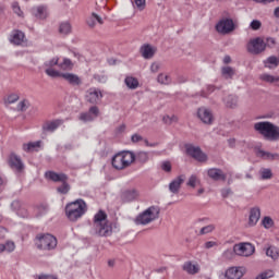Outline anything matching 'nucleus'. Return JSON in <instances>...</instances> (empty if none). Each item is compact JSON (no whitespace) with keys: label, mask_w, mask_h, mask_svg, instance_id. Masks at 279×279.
Listing matches in <instances>:
<instances>
[{"label":"nucleus","mask_w":279,"mask_h":279,"mask_svg":"<svg viewBox=\"0 0 279 279\" xmlns=\"http://www.w3.org/2000/svg\"><path fill=\"white\" fill-rule=\"evenodd\" d=\"M255 132H258L265 141H279V126L269 121L257 122L254 124Z\"/></svg>","instance_id":"nucleus-1"},{"label":"nucleus","mask_w":279,"mask_h":279,"mask_svg":"<svg viewBox=\"0 0 279 279\" xmlns=\"http://www.w3.org/2000/svg\"><path fill=\"white\" fill-rule=\"evenodd\" d=\"M255 132H258L265 141H279V126L269 121L257 122L254 124Z\"/></svg>","instance_id":"nucleus-2"},{"label":"nucleus","mask_w":279,"mask_h":279,"mask_svg":"<svg viewBox=\"0 0 279 279\" xmlns=\"http://www.w3.org/2000/svg\"><path fill=\"white\" fill-rule=\"evenodd\" d=\"M86 210H88L86 202L82 198L65 205V216L70 221H77V219H82V217L86 215Z\"/></svg>","instance_id":"nucleus-3"},{"label":"nucleus","mask_w":279,"mask_h":279,"mask_svg":"<svg viewBox=\"0 0 279 279\" xmlns=\"http://www.w3.org/2000/svg\"><path fill=\"white\" fill-rule=\"evenodd\" d=\"M46 180H50V182H61V184L57 187V193L60 195H69L71 191V184H69V175L63 172L56 171H46L45 172Z\"/></svg>","instance_id":"nucleus-4"},{"label":"nucleus","mask_w":279,"mask_h":279,"mask_svg":"<svg viewBox=\"0 0 279 279\" xmlns=\"http://www.w3.org/2000/svg\"><path fill=\"white\" fill-rule=\"evenodd\" d=\"M134 160H136V155L130 150H126L114 155L111 165L113 169L123 171V169H128V167H130Z\"/></svg>","instance_id":"nucleus-5"},{"label":"nucleus","mask_w":279,"mask_h":279,"mask_svg":"<svg viewBox=\"0 0 279 279\" xmlns=\"http://www.w3.org/2000/svg\"><path fill=\"white\" fill-rule=\"evenodd\" d=\"M35 245L37 250L43 252H51L58 247V239L51 233H38L35 238Z\"/></svg>","instance_id":"nucleus-6"},{"label":"nucleus","mask_w":279,"mask_h":279,"mask_svg":"<svg viewBox=\"0 0 279 279\" xmlns=\"http://www.w3.org/2000/svg\"><path fill=\"white\" fill-rule=\"evenodd\" d=\"M159 213L160 210L158 209V207L150 206L136 217L135 223L137 226H147V223H151V221L158 219Z\"/></svg>","instance_id":"nucleus-7"},{"label":"nucleus","mask_w":279,"mask_h":279,"mask_svg":"<svg viewBox=\"0 0 279 279\" xmlns=\"http://www.w3.org/2000/svg\"><path fill=\"white\" fill-rule=\"evenodd\" d=\"M223 16L217 24H216V32L218 34H231V32H234L236 29V26L234 25V21L230 17V13L228 11L223 12Z\"/></svg>","instance_id":"nucleus-8"},{"label":"nucleus","mask_w":279,"mask_h":279,"mask_svg":"<svg viewBox=\"0 0 279 279\" xmlns=\"http://www.w3.org/2000/svg\"><path fill=\"white\" fill-rule=\"evenodd\" d=\"M233 252L235 256H244L247 258L256 252V247L250 242H241L233 245Z\"/></svg>","instance_id":"nucleus-9"},{"label":"nucleus","mask_w":279,"mask_h":279,"mask_svg":"<svg viewBox=\"0 0 279 279\" xmlns=\"http://www.w3.org/2000/svg\"><path fill=\"white\" fill-rule=\"evenodd\" d=\"M265 49H267V44H265V40H263V38L260 37L251 39L246 45V50L253 56H258L259 53H263Z\"/></svg>","instance_id":"nucleus-10"},{"label":"nucleus","mask_w":279,"mask_h":279,"mask_svg":"<svg viewBox=\"0 0 279 279\" xmlns=\"http://www.w3.org/2000/svg\"><path fill=\"white\" fill-rule=\"evenodd\" d=\"M100 111L99 107L92 106L88 111L81 112L78 116V121H82L83 123H93L97 117H99Z\"/></svg>","instance_id":"nucleus-11"},{"label":"nucleus","mask_w":279,"mask_h":279,"mask_svg":"<svg viewBox=\"0 0 279 279\" xmlns=\"http://www.w3.org/2000/svg\"><path fill=\"white\" fill-rule=\"evenodd\" d=\"M186 154L198 162H206V160H208V156L202 151V148L195 147L193 145L186 146Z\"/></svg>","instance_id":"nucleus-12"},{"label":"nucleus","mask_w":279,"mask_h":279,"mask_svg":"<svg viewBox=\"0 0 279 279\" xmlns=\"http://www.w3.org/2000/svg\"><path fill=\"white\" fill-rule=\"evenodd\" d=\"M94 228V234L97 236H112V225L110 222H102L96 225Z\"/></svg>","instance_id":"nucleus-13"},{"label":"nucleus","mask_w":279,"mask_h":279,"mask_svg":"<svg viewBox=\"0 0 279 279\" xmlns=\"http://www.w3.org/2000/svg\"><path fill=\"white\" fill-rule=\"evenodd\" d=\"M101 99H104V94H101V89L97 87H90L87 90L86 101H88V104L97 105L99 104V101H101Z\"/></svg>","instance_id":"nucleus-14"},{"label":"nucleus","mask_w":279,"mask_h":279,"mask_svg":"<svg viewBox=\"0 0 279 279\" xmlns=\"http://www.w3.org/2000/svg\"><path fill=\"white\" fill-rule=\"evenodd\" d=\"M197 117L202 121V123H205V125H213V121H215V118L213 117V111L206 109V107L198 108Z\"/></svg>","instance_id":"nucleus-15"},{"label":"nucleus","mask_w":279,"mask_h":279,"mask_svg":"<svg viewBox=\"0 0 279 279\" xmlns=\"http://www.w3.org/2000/svg\"><path fill=\"white\" fill-rule=\"evenodd\" d=\"M9 166L11 167V169H13V171H16L17 173H21L23 169H25L23 160H21V157H19L14 153H11L9 156Z\"/></svg>","instance_id":"nucleus-16"},{"label":"nucleus","mask_w":279,"mask_h":279,"mask_svg":"<svg viewBox=\"0 0 279 279\" xmlns=\"http://www.w3.org/2000/svg\"><path fill=\"white\" fill-rule=\"evenodd\" d=\"M245 276V267H230L225 274L226 279H241Z\"/></svg>","instance_id":"nucleus-17"},{"label":"nucleus","mask_w":279,"mask_h":279,"mask_svg":"<svg viewBox=\"0 0 279 279\" xmlns=\"http://www.w3.org/2000/svg\"><path fill=\"white\" fill-rule=\"evenodd\" d=\"M184 180H185L184 174H181V175L177 177L175 179H173L169 183L170 193H173V195H178V193H180V189H182V184H184Z\"/></svg>","instance_id":"nucleus-18"},{"label":"nucleus","mask_w":279,"mask_h":279,"mask_svg":"<svg viewBox=\"0 0 279 279\" xmlns=\"http://www.w3.org/2000/svg\"><path fill=\"white\" fill-rule=\"evenodd\" d=\"M62 80L68 82V84H70V86H73L74 88L82 85V77L74 73H63Z\"/></svg>","instance_id":"nucleus-19"},{"label":"nucleus","mask_w":279,"mask_h":279,"mask_svg":"<svg viewBox=\"0 0 279 279\" xmlns=\"http://www.w3.org/2000/svg\"><path fill=\"white\" fill-rule=\"evenodd\" d=\"M207 175L215 182H219V180H221L222 182H226V178H227L226 173H223V170L219 168L209 169L207 171Z\"/></svg>","instance_id":"nucleus-20"},{"label":"nucleus","mask_w":279,"mask_h":279,"mask_svg":"<svg viewBox=\"0 0 279 279\" xmlns=\"http://www.w3.org/2000/svg\"><path fill=\"white\" fill-rule=\"evenodd\" d=\"M62 123H64V120H60V119L46 121L43 124V132H56V130H58L60 125H62Z\"/></svg>","instance_id":"nucleus-21"},{"label":"nucleus","mask_w":279,"mask_h":279,"mask_svg":"<svg viewBox=\"0 0 279 279\" xmlns=\"http://www.w3.org/2000/svg\"><path fill=\"white\" fill-rule=\"evenodd\" d=\"M138 195H141L138 190L129 189L122 192L121 199L124 202H134L135 199H138Z\"/></svg>","instance_id":"nucleus-22"},{"label":"nucleus","mask_w":279,"mask_h":279,"mask_svg":"<svg viewBox=\"0 0 279 279\" xmlns=\"http://www.w3.org/2000/svg\"><path fill=\"white\" fill-rule=\"evenodd\" d=\"M140 51L145 60H151L156 56V48L149 44L142 46Z\"/></svg>","instance_id":"nucleus-23"},{"label":"nucleus","mask_w":279,"mask_h":279,"mask_svg":"<svg viewBox=\"0 0 279 279\" xmlns=\"http://www.w3.org/2000/svg\"><path fill=\"white\" fill-rule=\"evenodd\" d=\"M259 219H260V208L258 207L252 208L250 211V218H248L250 226H256Z\"/></svg>","instance_id":"nucleus-24"},{"label":"nucleus","mask_w":279,"mask_h":279,"mask_svg":"<svg viewBox=\"0 0 279 279\" xmlns=\"http://www.w3.org/2000/svg\"><path fill=\"white\" fill-rule=\"evenodd\" d=\"M183 271L190 274L191 276H195V274H199V265H195L192 262H185L183 264Z\"/></svg>","instance_id":"nucleus-25"},{"label":"nucleus","mask_w":279,"mask_h":279,"mask_svg":"<svg viewBox=\"0 0 279 279\" xmlns=\"http://www.w3.org/2000/svg\"><path fill=\"white\" fill-rule=\"evenodd\" d=\"M24 39H25V33L21 31H14L11 36V43L13 45H22Z\"/></svg>","instance_id":"nucleus-26"},{"label":"nucleus","mask_w":279,"mask_h":279,"mask_svg":"<svg viewBox=\"0 0 279 279\" xmlns=\"http://www.w3.org/2000/svg\"><path fill=\"white\" fill-rule=\"evenodd\" d=\"M33 14L36 19H39L40 21H44V19H47V16H49L47 8L45 7H37L33 10Z\"/></svg>","instance_id":"nucleus-27"},{"label":"nucleus","mask_w":279,"mask_h":279,"mask_svg":"<svg viewBox=\"0 0 279 279\" xmlns=\"http://www.w3.org/2000/svg\"><path fill=\"white\" fill-rule=\"evenodd\" d=\"M108 219V215H106V211L104 210H99L95 216H94V225L95 226H99L100 223H106Z\"/></svg>","instance_id":"nucleus-28"},{"label":"nucleus","mask_w":279,"mask_h":279,"mask_svg":"<svg viewBox=\"0 0 279 279\" xmlns=\"http://www.w3.org/2000/svg\"><path fill=\"white\" fill-rule=\"evenodd\" d=\"M16 250V244L12 241H7L4 244H0V254L3 252H8V254H12Z\"/></svg>","instance_id":"nucleus-29"},{"label":"nucleus","mask_w":279,"mask_h":279,"mask_svg":"<svg viewBox=\"0 0 279 279\" xmlns=\"http://www.w3.org/2000/svg\"><path fill=\"white\" fill-rule=\"evenodd\" d=\"M257 156H258V158H263V160H278V158H279L278 154H271V153L265 151V150H258Z\"/></svg>","instance_id":"nucleus-30"},{"label":"nucleus","mask_w":279,"mask_h":279,"mask_svg":"<svg viewBox=\"0 0 279 279\" xmlns=\"http://www.w3.org/2000/svg\"><path fill=\"white\" fill-rule=\"evenodd\" d=\"M39 147H40V141L29 142L28 144L23 145V150L29 154L32 151H38Z\"/></svg>","instance_id":"nucleus-31"},{"label":"nucleus","mask_w":279,"mask_h":279,"mask_svg":"<svg viewBox=\"0 0 279 279\" xmlns=\"http://www.w3.org/2000/svg\"><path fill=\"white\" fill-rule=\"evenodd\" d=\"M124 84L131 90H136V88H138V80H136V77H133V76H126L124 80Z\"/></svg>","instance_id":"nucleus-32"},{"label":"nucleus","mask_w":279,"mask_h":279,"mask_svg":"<svg viewBox=\"0 0 279 279\" xmlns=\"http://www.w3.org/2000/svg\"><path fill=\"white\" fill-rule=\"evenodd\" d=\"M71 32H72L71 23L63 22L59 25V34H61V36H69Z\"/></svg>","instance_id":"nucleus-33"},{"label":"nucleus","mask_w":279,"mask_h":279,"mask_svg":"<svg viewBox=\"0 0 279 279\" xmlns=\"http://www.w3.org/2000/svg\"><path fill=\"white\" fill-rule=\"evenodd\" d=\"M260 80L263 82H267L268 84H276V86H279V76H274L270 74H262Z\"/></svg>","instance_id":"nucleus-34"},{"label":"nucleus","mask_w":279,"mask_h":279,"mask_svg":"<svg viewBox=\"0 0 279 279\" xmlns=\"http://www.w3.org/2000/svg\"><path fill=\"white\" fill-rule=\"evenodd\" d=\"M223 101L227 108H236V105L239 104V98H236V96L229 95L223 99Z\"/></svg>","instance_id":"nucleus-35"},{"label":"nucleus","mask_w":279,"mask_h":279,"mask_svg":"<svg viewBox=\"0 0 279 279\" xmlns=\"http://www.w3.org/2000/svg\"><path fill=\"white\" fill-rule=\"evenodd\" d=\"M260 180H271L274 178V172L269 168H262L259 170Z\"/></svg>","instance_id":"nucleus-36"},{"label":"nucleus","mask_w":279,"mask_h":279,"mask_svg":"<svg viewBox=\"0 0 279 279\" xmlns=\"http://www.w3.org/2000/svg\"><path fill=\"white\" fill-rule=\"evenodd\" d=\"M266 256H269L274 260L278 259V257H279V248L276 247V246H269L266 250Z\"/></svg>","instance_id":"nucleus-37"},{"label":"nucleus","mask_w":279,"mask_h":279,"mask_svg":"<svg viewBox=\"0 0 279 279\" xmlns=\"http://www.w3.org/2000/svg\"><path fill=\"white\" fill-rule=\"evenodd\" d=\"M135 160L137 162H141L142 165H145L149 160V153L147 151H140L135 156Z\"/></svg>","instance_id":"nucleus-38"},{"label":"nucleus","mask_w":279,"mask_h":279,"mask_svg":"<svg viewBox=\"0 0 279 279\" xmlns=\"http://www.w3.org/2000/svg\"><path fill=\"white\" fill-rule=\"evenodd\" d=\"M59 69L62 71H71L73 69V61L71 59H63V62L59 63Z\"/></svg>","instance_id":"nucleus-39"},{"label":"nucleus","mask_w":279,"mask_h":279,"mask_svg":"<svg viewBox=\"0 0 279 279\" xmlns=\"http://www.w3.org/2000/svg\"><path fill=\"white\" fill-rule=\"evenodd\" d=\"M47 210H49V207H47V205H39L34 208L36 217H43V215H47Z\"/></svg>","instance_id":"nucleus-40"},{"label":"nucleus","mask_w":279,"mask_h":279,"mask_svg":"<svg viewBox=\"0 0 279 279\" xmlns=\"http://www.w3.org/2000/svg\"><path fill=\"white\" fill-rule=\"evenodd\" d=\"M216 228L217 226L215 225L205 226L199 230V235L204 236V234H210L211 232H215Z\"/></svg>","instance_id":"nucleus-41"},{"label":"nucleus","mask_w":279,"mask_h":279,"mask_svg":"<svg viewBox=\"0 0 279 279\" xmlns=\"http://www.w3.org/2000/svg\"><path fill=\"white\" fill-rule=\"evenodd\" d=\"M20 99L19 94H10L5 99L4 104L5 106H10L12 104H16V101Z\"/></svg>","instance_id":"nucleus-42"},{"label":"nucleus","mask_w":279,"mask_h":279,"mask_svg":"<svg viewBox=\"0 0 279 279\" xmlns=\"http://www.w3.org/2000/svg\"><path fill=\"white\" fill-rule=\"evenodd\" d=\"M157 82L159 84H171V76L167 75V74H159L157 77Z\"/></svg>","instance_id":"nucleus-43"},{"label":"nucleus","mask_w":279,"mask_h":279,"mask_svg":"<svg viewBox=\"0 0 279 279\" xmlns=\"http://www.w3.org/2000/svg\"><path fill=\"white\" fill-rule=\"evenodd\" d=\"M45 72H46V74L49 75V77H62V75H64V73H61L58 70H54L52 68L46 69Z\"/></svg>","instance_id":"nucleus-44"},{"label":"nucleus","mask_w":279,"mask_h":279,"mask_svg":"<svg viewBox=\"0 0 279 279\" xmlns=\"http://www.w3.org/2000/svg\"><path fill=\"white\" fill-rule=\"evenodd\" d=\"M222 75L227 78L232 80V77L234 76V69L230 66L222 68Z\"/></svg>","instance_id":"nucleus-45"},{"label":"nucleus","mask_w":279,"mask_h":279,"mask_svg":"<svg viewBox=\"0 0 279 279\" xmlns=\"http://www.w3.org/2000/svg\"><path fill=\"white\" fill-rule=\"evenodd\" d=\"M262 223L264 228H266V230H269V228H274V219H271V217L269 216L264 217Z\"/></svg>","instance_id":"nucleus-46"},{"label":"nucleus","mask_w":279,"mask_h":279,"mask_svg":"<svg viewBox=\"0 0 279 279\" xmlns=\"http://www.w3.org/2000/svg\"><path fill=\"white\" fill-rule=\"evenodd\" d=\"M234 256H236V253H234V250L228 248L222 253V258H225V260H232Z\"/></svg>","instance_id":"nucleus-47"},{"label":"nucleus","mask_w":279,"mask_h":279,"mask_svg":"<svg viewBox=\"0 0 279 279\" xmlns=\"http://www.w3.org/2000/svg\"><path fill=\"white\" fill-rule=\"evenodd\" d=\"M274 278V270H265L262 274L257 275L255 279H269Z\"/></svg>","instance_id":"nucleus-48"},{"label":"nucleus","mask_w":279,"mask_h":279,"mask_svg":"<svg viewBox=\"0 0 279 279\" xmlns=\"http://www.w3.org/2000/svg\"><path fill=\"white\" fill-rule=\"evenodd\" d=\"M199 184V179H197V175L192 174L187 181V186H191L192 189H195Z\"/></svg>","instance_id":"nucleus-49"},{"label":"nucleus","mask_w":279,"mask_h":279,"mask_svg":"<svg viewBox=\"0 0 279 279\" xmlns=\"http://www.w3.org/2000/svg\"><path fill=\"white\" fill-rule=\"evenodd\" d=\"M19 217H22L23 219H27L29 217V211H27V208L22 205L20 209H17Z\"/></svg>","instance_id":"nucleus-50"},{"label":"nucleus","mask_w":279,"mask_h":279,"mask_svg":"<svg viewBox=\"0 0 279 279\" xmlns=\"http://www.w3.org/2000/svg\"><path fill=\"white\" fill-rule=\"evenodd\" d=\"M58 62H60L59 58H52L51 60L45 63V66H48V69H51L52 66H59Z\"/></svg>","instance_id":"nucleus-51"},{"label":"nucleus","mask_w":279,"mask_h":279,"mask_svg":"<svg viewBox=\"0 0 279 279\" xmlns=\"http://www.w3.org/2000/svg\"><path fill=\"white\" fill-rule=\"evenodd\" d=\"M211 93H215V85H208L207 92H205V90L201 92V96L208 97V95H211Z\"/></svg>","instance_id":"nucleus-52"},{"label":"nucleus","mask_w":279,"mask_h":279,"mask_svg":"<svg viewBox=\"0 0 279 279\" xmlns=\"http://www.w3.org/2000/svg\"><path fill=\"white\" fill-rule=\"evenodd\" d=\"M12 10L17 16H23V11H21V7L19 5V2L12 3Z\"/></svg>","instance_id":"nucleus-53"},{"label":"nucleus","mask_w":279,"mask_h":279,"mask_svg":"<svg viewBox=\"0 0 279 279\" xmlns=\"http://www.w3.org/2000/svg\"><path fill=\"white\" fill-rule=\"evenodd\" d=\"M23 207V204L20 203V201H13L11 203V208L12 210H14L15 213H19V210H21V208Z\"/></svg>","instance_id":"nucleus-54"},{"label":"nucleus","mask_w":279,"mask_h":279,"mask_svg":"<svg viewBox=\"0 0 279 279\" xmlns=\"http://www.w3.org/2000/svg\"><path fill=\"white\" fill-rule=\"evenodd\" d=\"M136 8L143 12V10H145V7H146V0H135L134 1Z\"/></svg>","instance_id":"nucleus-55"},{"label":"nucleus","mask_w":279,"mask_h":279,"mask_svg":"<svg viewBox=\"0 0 279 279\" xmlns=\"http://www.w3.org/2000/svg\"><path fill=\"white\" fill-rule=\"evenodd\" d=\"M86 23L88 27H92V28L95 27L96 25L95 13H92V15L87 17Z\"/></svg>","instance_id":"nucleus-56"},{"label":"nucleus","mask_w":279,"mask_h":279,"mask_svg":"<svg viewBox=\"0 0 279 279\" xmlns=\"http://www.w3.org/2000/svg\"><path fill=\"white\" fill-rule=\"evenodd\" d=\"M162 171H166V173H171V162L170 161H163L161 163Z\"/></svg>","instance_id":"nucleus-57"},{"label":"nucleus","mask_w":279,"mask_h":279,"mask_svg":"<svg viewBox=\"0 0 279 279\" xmlns=\"http://www.w3.org/2000/svg\"><path fill=\"white\" fill-rule=\"evenodd\" d=\"M17 110L20 112H25V110H27V100H22L21 102H19Z\"/></svg>","instance_id":"nucleus-58"},{"label":"nucleus","mask_w":279,"mask_h":279,"mask_svg":"<svg viewBox=\"0 0 279 279\" xmlns=\"http://www.w3.org/2000/svg\"><path fill=\"white\" fill-rule=\"evenodd\" d=\"M263 24L260 23V21L258 20H253L251 22L250 27L253 28L255 32L258 31V28L262 26Z\"/></svg>","instance_id":"nucleus-59"},{"label":"nucleus","mask_w":279,"mask_h":279,"mask_svg":"<svg viewBox=\"0 0 279 279\" xmlns=\"http://www.w3.org/2000/svg\"><path fill=\"white\" fill-rule=\"evenodd\" d=\"M173 121H178V118L175 116H172V117L165 116L163 117V122L167 123L168 125H171V123H173Z\"/></svg>","instance_id":"nucleus-60"},{"label":"nucleus","mask_w":279,"mask_h":279,"mask_svg":"<svg viewBox=\"0 0 279 279\" xmlns=\"http://www.w3.org/2000/svg\"><path fill=\"white\" fill-rule=\"evenodd\" d=\"M150 71H151V73H158V71H160V63H158V62L151 63Z\"/></svg>","instance_id":"nucleus-61"},{"label":"nucleus","mask_w":279,"mask_h":279,"mask_svg":"<svg viewBox=\"0 0 279 279\" xmlns=\"http://www.w3.org/2000/svg\"><path fill=\"white\" fill-rule=\"evenodd\" d=\"M131 141L132 143H141V141H143V136H141L140 134H133Z\"/></svg>","instance_id":"nucleus-62"},{"label":"nucleus","mask_w":279,"mask_h":279,"mask_svg":"<svg viewBox=\"0 0 279 279\" xmlns=\"http://www.w3.org/2000/svg\"><path fill=\"white\" fill-rule=\"evenodd\" d=\"M221 195L222 197H228L229 195H232V190L231 189H223L221 190Z\"/></svg>","instance_id":"nucleus-63"},{"label":"nucleus","mask_w":279,"mask_h":279,"mask_svg":"<svg viewBox=\"0 0 279 279\" xmlns=\"http://www.w3.org/2000/svg\"><path fill=\"white\" fill-rule=\"evenodd\" d=\"M38 279H58V277L53 275H40Z\"/></svg>","instance_id":"nucleus-64"}]
</instances>
